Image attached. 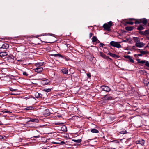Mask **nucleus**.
I'll use <instances>...</instances> for the list:
<instances>
[{
    "instance_id": "f257e3e1",
    "label": "nucleus",
    "mask_w": 149,
    "mask_h": 149,
    "mask_svg": "<svg viewBox=\"0 0 149 149\" xmlns=\"http://www.w3.org/2000/svg\"><path fill=\"white\" fill-rule=\"evenodd\" d=\"M112 22L111 21H109L108 22V23L104 24L103 26V27L104 29L108 31L110 30V29L112 25Z\"/></svg>"
},
{
    "instance_id": "f03ea898",
    "label": "nucleus",
    "mask_w": 149,
    "mask_h": 149,
    "mask_svg": "<svg viewBox=\"0 0 149 149\" xmlns=\"http://www.w3.org/2000/svg\"><path fill=\"white\" fill-rule=\"evenodd\" d=\"M147 22V20L145 18H143L136 20L135 22L136 24L142 23L143 24V26H145Z\"/></svg>"
},
{
    "instance_id": "7ed1b4c3",
    "label": "nucleus",
    "mask_w": 149,
    "mask_h": 149,
    "mask_svg": "<svg viewBox=\"0 0 149 149\" xmlns=\"http://www.w3.org/2000/svg\"><path fill=\"white\" fill-rule=\"evenodd\" d=\"M110 44L111 46L117 48H120L121 47V45L118 42L111 41L110 43Z\"/></svg>"
},
{
    "instance_id": "20e7f679",
    "label": "nucleus",
    "mask_w": 149,
    "mask_h": 149,
    "mask_svg": "<svg viewBox=\"0 0 149 149\" xmlns=\"http://www.w3.org/2000/svg\"><path fill=\"white\" fill-rule=\"evenodd\" d=\"M137 61L138 62V63H139L144 64L145 63V65L149 68V63L148 61L143 60L141 61L139 59H137Z\"/></svg>"
},
{
    "instance_id": "39448f33",
    "label": "nucleus",
    "mask_w": 149,
    "mask_h": 149,
    "mask_svg": "<svg viewBox=\"0 0 149 149\" xmlns=\"http://www.w3.org/2000/svg\"><path fill=\"white\" fill-rule=\"evenodd\" d=\"M135 143L136 144H139L141 146H144L145 143V141L142 139H139V140L136 141Z\"/></svg>"
},
{
    "instance_id": "423d86ee",
    "label": "nucleus",
    "mask_w": 149,
    "mask_h": 149,
    "mask_svg": "<svg viewBox=\"0 0 149 149\" xmlns=\"http://www.w3.org/2000/svg\"><path fill=\"white\" fill-rule=\"evenodd\" d=\"M101 88L103 91L107 92H109L111 90V89L108 86H101Z\"/></svg>"
},
{
    "instance_id": "0eeeda50",
    "label": "nucleus",
    "mask_w": 149,
    "mask_h": 149,
    "mask_svg": "<svg viewBox=\"0 0 149 149\" xmlns=\"http://www.w3.org/2000/svg\"><path fill=\"white\" fill-rule=\"evenodd\" d=\"M145 45V43H144L142 42H140V41L138 43L136 42V43L135 44V46L139 48H141L143 47Z\"/></svg>"
},
{
    "instance_id": "6e6552de",
    "label": "nucleus",
    "mask_w": 149,
    "mask_h": 149,
    "mask_svg": "<svg viewBox=\"0 0 149 149\" xmlns=\"http://www.w3.org/2000/svg\"><path fill=\"white\" fill-rule=\"evenodd\" d=\"M103 99L105 100H111L112 99V97L109 94L105 95L103 98Z\"/></svg>"
},
{
    "instance_id": "1a4fd4ad",
    "label": "nucleus",
    "mask_w": 149,
    "mask_h": 149,
    "mask_svg": "<svg viewBox=\"0 0 149 149\" xmlns=\"http://www.w3.org/2000/svg\"><path fill=\"white\" fill-rule=\"evenodd\" d=\"M50 114V112L48 109H46L45 110L44 115L45 116H49Z\"/></svg>"
},
{
    "instance_id": "9d476101",
    "label": "nucleus",
    "mask_w": 149,
    "mask_h": 149,
    "mask_svg": "<svg viewBox=\"0 0 149 149\" xmlns=\"http://www.w3.org/2000/svg\"><path fill=\"white\" fill-rule=\"evenodd\" d=\"M35 71L36 72L39 73L41 72L43 70V68L42 67H37L35 69Z\"/></svg>"
},
{
    "instance_id": "9b49d317",
    "label": "nucleus",
    "mask_w": 149,
    "mask_h": 149,
    "mask_svg": "<svg viewBox=\"0 0 149 149\" xmlns=\"http://www.w3.org/2000/svg\"><path fill=\"white\" fill-rule=\"evenodd\" d=\"M7 55V53L6 52H0V56L2 58L3 57Z\"/></svg>"
},
{
    "instance_id": "f8f14e48",
    "label": "nucleus",
    "mask_w": 149,
    "mask_h": 149,
    "mask_svg": "<svg viewBox=\"0 0 149 149\" xmlns=\"http://www.w3.org/2000/svg\"><path fill=\"white\" fill-rule=\"evenodd\" d=\"M9 47V46L6 43L2 45L1 47H0V49L3 48L7 49Z\"/></svg>"
},
{
    "instance_id": "ddd939ff",
    "label": "nucleus",
    "mask_w": 149,
    "mask_h": 149,
    "mask_svg": "<svg viewBox=\"0 0 149 149\" xmlns=\"http://www.w3.org/2000/svg\"><path fill=\"white\" fill-rule=\"evenodd\" d=\"M42 83L44 85H47L50 82V81L49 80L47 79L44 80L42 81Z\"/></svg>"
},
{
    "instance_id": "4468645a",
    "label": "nucleus",
    "mask_w": 149,
    "mask_h": 149,
    "mask_svg": "<svg viewBox=\"0 0 149 149\" xmlns=\"http://www.w3.org/2000/svg\"><path fill=\"white\" fill-rule=\"evenodd\" d=\"M44 64V63H38L35 64L36 66L37 67H40V66H43Z\"/></svg>"
},
{
    "instance_id": "2eb2a0df",
    "label": "nucleus",
    "mask_w": 149,
    "mask_h": 149,
    "mask_svg": "<svg viewBox=\"0 0 149 149\" xmlns=\"http://www.w3.org/2000/svg\"><path fill=\"white\" fill-rule=\"evenodd\" d=\"M139 33H141L142 34H144V35H148L149 36V30H146L143 33V32H139Z\"/></svg>"
},
{
    "instance_id": "dca6fc26",
    "label": "nucleus",
    "mask_w": 149,
    "mask_h": 149,
    "mask_svg": "<svg viewBox=\"0 0 149 149\" xmlns=\"http://www.w3.org/2000/svg\"><path fill=\"white\" fill-rule=\"evenodd\" d=\"M133 40L134 41V42H135V44L136 43V42L138 43V42H139L140 41L139 39L137 37H133Z\"/></svg>"
},
{
    "instance_id": "f3484780",
    "label": "nucleus",
    "mask_w": 149,
    "mask_h": 149,
    "mask_svg": "<svg viewBox=\"0 0 149 149\" xmlns=\"http://www.w3.org/2000/svg\"><path fill=\"white\" fill-rule=\"evenodd\" d=\"M107 54L109 55L110 56L112 57L115 58L116 57L117 58H118V56L117 55L114 54H112L110 52L108 53Z\"/></svg>"
},
{
    "instance_id": "a211bd4d",
    "label": "nucleus",
    "mask_w": 149,
    "mask_h": 149,
    "mask_svg": "<svg viewBox=\"0 0 149 149\" xmlns=\"http://www.w3.org/2000/svg\"><path fill=\"white\" fill-rule=\"evenodd\" d=\"M91 132L93 133H98L99 132V131L95 129H91Z\"/></svg>"
},
{
    "instance_id": "6ab92c4d",
    "label": "nucleus",
    "mask_w": 149,
    "mask_h": 149,
    "mask_svg": "<svg viewBox=\"0 0 149 149\" xmlns=\"http://www.w3.org/2000/svg\"><path fill=\"white\" fill-rule=\"evenodd\" d=\"M35 95L36 98H38L41 97L42 95L40 93L37 92L35 93Z\"/></svg>"
},
{
    "instance_id": "aec40b11",
    "label": "nucleus",
    "mask_w": 149,
    "mask_h": 149,
    "mask_svg": "<svg viewBox=\"0 0 149 149\" xmlns=\"http://www.w3.org/2000/svg\"><path fill=\"white\" fill-rule=\"evenodd\" d=\"M61 71L63 73L66 74H68V70L65 68L62 69Z\"/></svg>"
},
{
    "instance_id": "412c9836",
    "label": "nucleus",
    "mask_w": 149,
    "mask_h": 149,
    "mask_svg": "<svg viewBox=\"0 0 149 149\" xmlns=\"http://www.w3.org/2000/svg\"><path fill=\"white\" fill-rule=\"evenodd\" d=\"M125 29L127 31H131L133 30V27L132 26H127L125 27Z\"/></svg>"
},
{
    "instance_id": "4be33fe9",
    "label": "nucleus",
    "mask_w": 149,
    "mask_h": 149,
    "mask_svg": "<svg viewBox=\"0 0 149 149\" xmlns=\"http://www.w3.org/2000/svg\"><path fill=\"white\" fill-rule=\"evenodd\" d=\"M72 140L74 142L78 143H80L81 142L82 140L81 139H79L77 140L76 139H73Z\"/></svg>"
},
{
    "instance_id": "5701e85b",
    "label": "nucleus",
    "mask_w": 149,
    "mask_h": 149,
    "mask_svg": "<svg viewBox=\"0 0 149 149\" xmlns=\"http://www.w3.org/2000/svg\"><path fill=\"white\" fill-rule=\"evenodd\" d=\"M54 57H59L63 58V56L60 54H56L52 55Z\"/></svg>"
},
{
    "instance_id": "b1692460",
    "label": "nucleus",
    "mask_w": 149,
    "mask_h": 149,
    "mask_svg": "<svg viewBox=\"0 0 149 149\" xmlns=\"http://www.w3.org/2000/svg\"><path fill=\"white\" fill-rule=\"evenodd\" d=\"M36 122V123H38V120L36 119H31L28 122Z\"/></svg>"
},
{
    "instance_id": "393cba45",
    "label": "nucleus",
    "mask_w": 149,
    "mask_h": 149,
    "mask_svg": "<svg viewBox=\"0 0 149 149\" xmlns=\"http://www.w3.org/2000/svg\"><path fill=\"white\" fill-rule=\"evenodd\" d=\"M144 29V28L141 25L139 26H138V28H137V29L139 31L142 30Z\"/></svg>"
},
{
    "instance_id": "a878e982",
    "label": "nucleus",
    "mask_w": 149,
    "mask_h": 149,
    "mask_svg": "<svg viewBox=\"0 0 149 149\" xmlns=\"http://www.w3.org/2000/svg\"><path fill=\"white\" fill-rule=\"evenodd\" d=\"M100 54L101 56L103 58H105L106 56L102 52H100Z\"/></svg>"
},
{
    "instance_id": "bb28decb",
    "label": "nucleus",
    "mask_w": 149,
    "mask_h": 149,
    "mask_svg": "<svg viewBox=\"0 0 149 149\" xmlns=\"http://www.w3.org/2000/svg\"><path fill=\"white\" fill-rule=\"evenodd\" d=\"M97 38L95 36H93L92 38V42H95L97 41Z\"/></svg>"
},
{
    "instance_id": "cd10ccee",
    "label": "nucleus",
    "mask_w": 149,
    "mask_h": 149,
    "mask_svg": "<svg viewBox=\"0 0 149 149\" xmlns=\"http://www.w3.org/2000/svg\"><path fill=\"white\" fill-rule=\"evenodd\" d=\"M33 109V108L32 106H29L25 108L24 109L27 110H32Z\"/></svg>"
},
{
    "instance_id": "c85d7f7f",
    "label": "nucleus",
    "mask_w": 149,
    "mask_h": 149,
    "mask_svg": "<svg viewBox=\"0 0 149 149\" xmlns=\"http://www.w3.org/2000/svg\"><path fill=\"white\" fill-rule=\"evenodd\" d=\"M127 133V132L125 130L120 131V133L122 134H125Z\"/></svg>"
},
{
    "instance_id": "c756f323",
    "label": "nucleus",
    "mask_w": 149,
    "mask_h": 149,
    "mask_svg": "<svg viewBox=\"0 0 149 149\" xmlns=\"http://www.w3.org/2000/svg\"><path fill=\"white\" fill-rule=\"evenodd\" d=\"M140 52L141 54H142V55L145 54H146V51H144L142 50H140Z\"/></svg>"
},
{
    "instance_id": "7c9ffc66",
    "label": "nucleus",
    "mask_w": 149,
    "mask_h": 149,
    "mask_svg": "<svg viewBox=\"0 0 149 149\" xmlns=\"http://www.w3.org/2000/svg\"><path fill=\"white\" fill-rule=\"evenodd\" d=\"M88 58L90 61H92L94 58V57L93 56V55H91V56H89Z\"/></svg>"
},
{
    "instance_id": "2f4dec72",
    "label": "nucleus",
    "mask_w": 149,
    "mask_h": 149,
    "mask_svg": "<svg viewBox=\"0 0 149 149\" xmlns=\"http://www.w3.org/2000/svg\"><path fill=\"white\" fill-rule=\"evenodd\" d=\"M62 130L64 131H67V128L65 126H63L62 127Z\"/></svg>"
},
{
    "instance_id": "473e14b6",
    "label": "nucleus",
    "mask_w": 149,
    "mask_h": 149,
    "mask_svg": "<svg viewBox=\"0 0 149 149\" xmlns=\"http://www.w3.org/2000/svg\"><path fill=\"white\" fill-rule=\"evenodd\" d=\"M51 89L50 88H48V89H45L44 90V91L47 92H49L51 91Z\"/></svg>"
},
{
    "instance_id": "72a5a7b5",
    "label": "nucleus",
    "mask_w": 149,
    "mask_h": 149,
    "mask_svg": "<svg viewBox=\"0 0 149 149\" xmlns=\"http://www.w3.org/2000/svg\"><path fill=\"white\" fill-rule=\"evenodd\" d=\"M124 57L128 59H129L130 58V56L129 55H127V56H124Z\"/></svg>"
},
{
    "instance_id": "f704fd0d",
    "label": "nucleus",
    "mask_w": 149,
    "mask_h": 149,
    "mask_svg": "<svg viewBox=\"0 0 149 149\" xmlns=\"http://www.w3.org/2000/svg\"><path fill=\"white\" fill-rule=\"evenodd\" d=\"M129 59L130 60V62H131L133 63L134 62V61L133 59H132V58L131 57H130V58Z\"/></svg>"
},
{
    "instance_id": "c9c22d12",
    "label": "nucleus",
    "mask_w": 149,
    "mask_h": 149,
    "mask_svg": "<svg viewBox=\"0 0 149 149\" xmlns=\"http://www.w3.org/2000/svg\"><path fill=\"white\" fill-rule=\"evenodd\" d=\"M65 143L63 141H62L60 143H59V144L60 145H64L65 144Z\"/></svg>"
},
{
    "instance_id": "e433bc0d",
    "label": "nucleus",
    "mask_w": 149,
    "mask_h": 149,
    "mask_svg": "<svg viewBox=\"0 0 149 149\" xmlns=\"http://www.w3.org/2000/svg\"><path fill=\"white\" fill-rule=\"evenodd\" d=\"M127 23L133 25L134 24V22H127Z\"/></svg>"
},
{
    "instance_id": "4c0bfd02",
    "label": "nucleus",
    "mask_w": 149,
    "mask_h": 149,
    "mask_svg": "<svg viewBox=\"0 0 149 149\" xmlns=\"http://www.w3.org/2000/svg\"><path fill=\"white\" fill-rule=\"evenodd\" d=\"M104 59H107V60H108V59H109V60H111V58H109V57L107 56H106L105 57V58Z\"/></svg>"
},
{
    "instance_id": "58836bf2",
    "label": "nucleus",
    "mask_w": 149,
    "mask_h": 149,
    "mask_svg": "<svg viewBox=\"0 0 149 149\" xmlns=\"http://www.w3.org/2000/svg\"><path fill=\"white\" fill-rule=\"evenodd\" d=\"M23 74L25 75L26 76H28V74L26 72H24L23 73Z\"/></svg>"
},
{
    "instance_id": "ea45409f",
    "label": "nucleus",
    "mask_w": 149,
    "mask_h": 149,
    "mask_svg": "<svg viewBox=\"0 0 149 149\" xmlns=\"http://www.w3.org/2000/svg\"><path fill=\"white\" fill-rule=\"evenodd\" d=\"M104 45V44H103V43H100L99 44V46L100 47H103V46Z\"/></svg>"
},
{
    "instance_id": "a19ab883",
    "label": "nucleus",
    "mask_w": 149,
    "mask_h": 149,
    "mask_svg": "<svg viewBox=\"0 0 149 149\" xmlns=\"http://www.w3.org/2000/svg\"><path fill=\"white\" fill-rule=\"evenodd\" d=\"M128 41V39H127L125 40H122V42H127Z\"/></svg>"
},
{
    "instance_id": "79ce46f5",
    "label": "nucleus",
    "mask_w": 149,
    "mask_h": 149,
    "mask_svg": "<svg viewBox=\"0 0 149 149\" xmlns=\"http://www.w3.org/2000/svg\"><path fill=\"white\" fill-rule=\"evenodd\" d=\"M10 91H14L16 90V89H13V88H10Z\"/></svg>"
},
{
    "instance_id": "37998d69",
    "label": "nucleus",
    "mask_w": 149,
    "mask_h": 149,
    "mask_svg": "<svg viewBox=\"0 0 149 149\" xmlns=\"http://www.w3.org/2000/svg\"><path fill=\"white\" fill-rule=\"evenodd\" d=\"M87 75L88 76V77L89 78H90L91 77V74L90 73H87Z\"/></svg>"
},
{
    "instance_id": "c03bdc74",
    "label": "nucleus",
    "mask_w": 149,
    "mask_h": 149,
    "mask_svg": "<svg viewBox=\"0 0 149 149\" xmlns=\"http://www.w3.org/2000/svg\"><path fill=\"white\" fill-rule=\"evenodd\" d=\"M139 72H140L141 73H143L144 72H146V71H145V70H141L139 71Z\"/></svg>"
},
{
    "instance_id": "a18cd8bd",
    "label": "nucleus",
    "mask_w": 149,
    "mask_h": 149,
    "mask_svg": "<svg viewBox=\"0 0 149 149\" xmlns=\"http://www.w3.org/2000/svg\"><path fill=\"white\" fill-rule=\"evenodd\" d=\"M92 35H93V34H92V33H90V34H89V36H90V38H91V37H92Z\"/></svg>"
},
{
    "instance_id": "49530a36",
    "label": "nucleus",
    "mask_w": 149,
    "mask_h": 149,
    "mask_svg": "<svg viewBox=\"0 0 149 149\" xmlns=\"http://www.w3.org/2000/svg\"><path fill=\"white\" fill-rule=\"evenodd\" d=\"M2 112L3 113H8L9 112L8 111H2Z\"/></svg>"
},
{
    "instance_id": "de8ad7c7",
    "label": "nucleus",
    "mask_w": 149,
    "mask_h": 149,
    "mask_svg": "<svg viewBox=\"0 0 149 149\" xmlns=\"http://www.w3.org/2000/svg\"><path fill=\"white\" fill-rule=\"evenodd\" d=\"M138 56H142V54H141H141H138Z\"/></svg>"
},
{
    "instance_id": "09e8293b",
    "label": "nucleus",
    "mask_w": 149,
    "mask_h": 149,
    "mask_svg": "<svg viewBox=\"0 0 149 149\" xmlns=\"http://www.w3.org/2000/svg\"><path fill=\"white\" fill-rule=\"evenodd\" d=\"M135 46H133L132 47V49H135Z\"/></svg>"
},
{
    "instance_id": "8fccbe9b",
    "label": "nucleus",
    "mask_w": 149,
    "mask_h": 149,
    "mask_svg": "<svg viewBox=\"0 0 149 149\" xmlns=\"http://www.w3.org/2000/svg\"><path fill=\"white\" fill-rule=\"evenodd\" d=\"M34 137H35L36 138H38L39 137V136H34Z\"/></svg>"
},
{
    "instance_id": "3c124183",
    "label": "nucleus",
    "mask_w": 149,
    "mask_h": 149,
    "mask_svg": "<svg viewBox=\"0 0 149 149\" xmlns=\"http://www.w3.org/2000/svg\"><path fill=\"white\" fill-rule=\"evenodd\" d=\"M3 125V123H2V122L0 121V125Z\"/></svg>"
},
{
    "instance_id": "603ef678",
    "label": "nucleus",
    "mask_w": 149,
    "mask_h": 149,
    "mask_svg": "<svg viewBox=\"0 0 149 149\" xmlns=\"http://www.w3.org/2000/svg\"><path fill=\"white\" fill-rule=\"evenodd\" d=\"M54 144H59V143L54 142Z\"/></svg>"
},
{
    "instance_id": "864d4df0",
    "label": "nucleus",
    "mask_w": 149,
    "mask_h": 149,
    "mask_svg": "<svg viewBox=\"0 0 149 149\" xmlns=\"http://www.w3.org/2000/svg\"><path fill=\"white\" fill-rule=\"evenodd\" d=\"M22 140V139L21 138H20V139H19V141H21Z\"/></svg>"
},
{
    "instance_id": "5fc2aeb1",
    "label": "nucleus",
    "mask_w": 149,
    "mask_h": 149,
    "mask_svg": "<svg viewBox=\"0 0 149 149\" xmlns=\"http://www.w3.org/2000/svg\"><path fill=\"white\" fill-rule=\"evenodd\" d=\"M12 95H16V94H13V93H12Z\"/></svg>"
},
{
    "instance_id": "6e6d98bb",
    "label": "nucleus",
    "mask_w": 149,
    "mask_h": 149,
    "mask_svg": "<svg viewBox=\"0 0 149 149\" xmlns=\"http://www.w3.org/2000/svg\"><path fill=\"white\" fill-rule=\"evenodd\" d=\"M130 52H128V54H130Z\"/></svg>"
},
{
    "instance_id": "4d7b16f0",
    "label": "nucleus",
    "mask_w": 149,
    "mask_h": 149,
    "mask_svg": "<svg viewBox=\"0 0 149 149\" xmlns=\"http://www.w3.org/2000/svg\"><path fill=\"white\" fill-rule=\"evenodd\" d=\"M147 38L149 40V37H147Z\"/></svg>"
},
{
    "instance_id": "13d9d810",
    "label": "nucleus",
    "mask_w": 149,
    "mask_h": 149,
    "mask_svg": "<svg viewBox=\"0 0 149 149\" xmlns=\"http://www.w3.org/2000/svg\"><path fill=\"white\" fill-rule=\"evenodd\" d=\"M136 54H135L134 55V56H136Z\"/></svg>"
},
{
    "instance_id": "bf43d9fd",
    "label": "nucleus",
    "mask_w": 149,
    "mask_h": 149,
    "mask_svg": "<svg viewBox=\"0 0 149 149\" xmlns=\"http://www.w3.org/2000/svg\"><path fill=\"white\" fill-rule=\"evenodd\" d=\"M134 19V20H135V19Z\"/></svg>"
}]
</instances>
